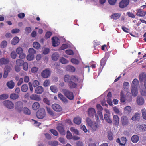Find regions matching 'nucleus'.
I'll return each instance as SVG.
<instances>
[{"instance_id": "f8f14e48", "label": "nucleus", "mask_w": 146, "mask_h": 146, "mask_svg": "<svg viewBox=\"0 0 146 146\" xmlns=\"http://www.w3.org/2000/svg\"><path fill=\"white\" fill-rule=\"evenodd\" d=\"M56 129L60 134L64 135L65 134L66 132L64 126L62 125H60L58 126Z\"/></svg>"}, {"instance_id": "ddd939ff", "label": "nucleus", "mask_w": 146, "mask_h": 146, "mask_svg": "<svg viewBox=\"0 0 146 146\" xmlns=\"http://www.w3.org/2000/svg\"><path fill=\"white\" fill-rule=\"evenodd\" d=\"M136 15L140 17H144L146 15V12L140 9H139L137 10Z\"/></svg>"}, {"instance_id": "c85d7f7f", "label": "nucleus", "mask_w": 146, "mask_h": 146, "mask_svg": "<svg viewBox=\"0 0 146 146\" xmlns=\"http://www.w3.org/2000/svg\"><path fill=\"white\" fill-rule=\"evenodd\" d=\"M121 14L119 13H115L111 15L110 17L111 19L114 20H116L118 19L120 17Z\"/></svg>"}, {"instance_id": "c756f323", "label": "nucleus", "mask_w": 146, "mask_h": 146, "mask_svg": "<svg viewBox=\"0 0 146 146\" xmlns=\"http://www.w3.org/2000/svg\"><path fill=\"white\" fill-rule=\"evenodd\" d=\"M66 70L67 71L71 72H74L75 71V68L74 67L72 66H68L66 68Z\"/></svg>"}, {"instance_id": "ea45409f", "label": "nucleus", "mask_w": 146, "mask_h": 146, "mask_svg": "<svg viewBox=\"0 0 146 146\" xmlns=\"http://www.w3.org/2000/svg\"><path fill=\"white\" fill-rule=\"evenodd\" d=\"M46 108L48 113L50 115L53 116L54 115V113L53 111L50 109V108L48 106L46 107Z\"/></svg>"}, {"instance_id": "49530a36", "label": "nucleus", "mask_w": 146, "mask_h": 146, "mask_svg": "<svg viewBox=\"0 0 146 146\" xmlns=\"http://www.w3.org/2000/svg\"><path fill=\"white\" fill-rule=\"evenodd\" d=\"M123 88L126 90H128L129 88V84L128 82H125L123 83Z\"/></svg>"}, {"instance_id": "052dcab7", "label": "nucleus", "mask_w": 146, "mask_h": 146, "mask_svg": "<svg viewBox=\"0 0 146 146\" xmlns=\"http://www.w3.org/2000/svg\"><path fill=\"white\" fill-rule=\"evenodd\" d=\"M71 62L72 63L76 65L78 64L79 63V61L78 59L74 58L71 59Z\"/></svg>"}, {"instance_id": "4d7b16f0", "label": "nucleus", "mask_w": 146, "mask_h": 146, "mask_svg": "<svg viewBox=\"0 0 146 146\" xmlns=\"http://www.w3.org/2000/svg\"><path fill=\"white\" fill-rule=\"evenodd\" d=\"M16 52L17 54H20L23 53V50L21 48L19 47L17 48Z\"/></svg>"}, {"instance_id": "412c9836", "label": "nucleus", "mask_w": 146, "mask_h": 146, "mask_svg": "<svg viewBox=\"0 0 146 146\" xmlns=\"http://www.w3.org/2000/svg\"><path fill=\"white\" fill-rule=\"evenodd\" d=\"M113 122L115 125H117L119 124V117L117 115H113Z\"/></svg>"}, {"instance_id": "9b49d317", "label": "nucleus", "mask_w": 146, "mask_h": 146, "mask_svg": "<svg viewBox=\"0 0 146 146\" xmlns=\"http://www.w3.org/2000/svg\"><path fill=\"white\" fill-rule=\"evenodd\" d=\"M129 2V0H122L119 4V6L121 8H124L128 5Z\"/></svg>"}, {"instance_id": "4c0bfd02", "label": "nucleus", "mask_w": 146, "mask_h": 146, "mask_svg": "<svg viewBox=\"0 0 146 146\" xmlns=\"http://www.w3.org/2000/svg\"><path fill=\"white\" fill-rule=\"evenodd\" d=\"M33 47L37 50H38L40 48V45L38 42H34L33 44Z\"/></svg>"}, {"instance_id": "2f4dec72", "label": "nucleus", "mask_w": 146, "mask_h": 146, "mask_svg": "<svg viewBox=\"0 0 146 146\" xmlns=\"http://www.w3.org/2000/svg\"><path fill=\"white\" fill-rule=\"evenodd\" d=\"M138 128L141 131L145 132L146 131V125L142 124L139 125Z\"/></svg>"}, {"instance_id": "864d4df0", "label": "nucleus", "mask_w": 146, "mask_h": 146, "mask_svg": "<svg viewBox=\"0 0 146 146\" xmlns=\"http://www.w3.org/2000/svg\"><path fill=\"white\" fill-rule=\"evenodd\" d=\"M70 130L72 132L74 133L75 134L77 135H79L78 131L77 129H75L74 127H72L70 128Z\"/></svg>"}, {"instance_id": "603ef678", "label": "nucleus", "mask_w": 146, "mask_h": 146, "mask_svg": "<svg viewBox=\"0 0 146 146\" xmlns=\"http://www.w3.org/2000/svg\"><path fill=\"white\" fill-rule=\"evenodd\" d=\"M22 65L23 69L25 71H27L28 67L27 63L26 62H25L23 63Z\"/></svg>"}, {"instance_id": "e2e57ef3", "label": "nucleus", "mask_w": 146, "mask_h": 146, "mask_svg": "<svg viewBox=\"0 0 146 146\" xmlns=\"http://www.w3.org/2000/svg\"><path fill=\"white\" fill-rule=\"evenodd\" d=\"M7 45V42L6 41H3L1 43L0 46L2 48L5 47Z\"/></svg>"}, {"instance_id": "f03ea898", "label": "nucleus", "mask_w": 146, "mask_h": 146, "mask_svg": "<svg viewBox=\"0 0 146 146\" xmlns=\"http://www.w3.org/2000/svg\"><path fill=\"white\" fill-rule=\"evenodd\" d=\"M64 80L65 82L69 83L72 81L77 82L78 80V79L77 77L74 75L70 76L68 74H66L64 76Z\"/></svg>"}, {"instance_id": "a19ab883", "label": "nucleus", "mask_w": 146, "mask_h": 146, "mask_svg": "<svg viewBox=\"0 0 146 146\" xmlns=\"http://www.w3.org/2000/svg\"><path fill=\"white\" fill-rule=\"evenodd\" d=\"M50 90L54 93H56L58 91V89L55 86H51L50 87Z\"/></svg>"}, {"instance_id": "bf43d9fd", "label": "nucleus", "mask_w": 146, "mask_h": 146, "mask_svg": "<svg viewBox=\"0 0 146 146\" xmlns=\"http://www.w3.org/2000/svg\"><path fill=\"white\" fill-rule=\"evenodd\" d=\"M94 47L95 49H96V46L99 45L100 44V42L97 41V40H94L93 42Z\"/></svg>"}, {"instance_id": "dca6fc26", "label": "nucleus", "mask_w": 146, "mask_h": 146, "mask_svg": "<svg viewBox=\"0 0 146 146\" xmlns=\"http://www.w3.org/2000/svg\"><path fill=\"white\" fill-rule=\"evenodd\" d=\"M88 113L89 116L94 117V115L96 113L95 110L94 108H91L88 109Z\"/></svg>"}, {"instance_id": "680f3d73", "label": "nucleus", "mask_w": 146, "mask_h": 146, "mask_svg": "<svg viewBox=\"0 0 146 146\" xmlns=\"http://www.w3.org/2000/svg\"><path fill=\"white\" fill-rule=\"evenodd\" d=\"M52 33L50 31H48L46 33L45 38L46 39H48L52 35Z\"/></svg>"}, {"instance_id": "f257e3e1", "label": "nucleus", "mask_w": 146, "mask_h": 146, "mask_svg": "<svg viewBox=\"0 0 146 146\" xmlns=\"http://www.w3.org/2000/svg\"><path fill=\"white\" fill-rule=\"evenodd\" d=\"M120 101L122 103H124L126 100L128 102H129L132 100V97L129 92H127L125 96L123 92L121 91L120 93Z\"/></svg>"}, {"instance_id": "c9c22d12", "label": "nucleus", "mask_w": 146, "mask_h": 146, "mask_svg": "<svg viewBox=\"0 0 146 146\" xmlns=\"http://www.w3.org/2000/svg\"><path fill=\"white\" fill-rule=\"evenodd\" d=\"M73 121L74 123L77 125H79L81 123V119L80 117H77L74 118Z\"/></svg>"}, {"instance_id": "774afa93", "label": "nucleus", "mask_w": 146, "mask_h": 146, "mask_svg": "<svg viewBox=\"0 0 146 146\" xmlns=\"http://www.w3.org/2000/svg\"><path fill=\"white\" fill-rule=\"evenodd\" d=\"M50 84V81L48 79L46 80L44 82L43 85L45 87H47L49 86Z\"/></svg>"}, {"instance_id": "c03bdc74", "label": "nucleus", "mask_w": 146, "mask_h": 146, "mask_svg": "<svg viewBox=\"0 0 146 146\" xmlns=\"http://www.w3.org/2000/svg\"><path fill=\"white\" fill-rule=\"evenodd\" d=\"M23 113L26 114L30 115L31 114L30 111L27 108L24 107L23 108Z\"/></svg>"}, {"instance_id": "a211bd4d", "label": "nucleus", "mask_w": 146, "mask_h": 146, "mask_svg": "<svg viewBox=\"0 0 146 146\" xmlns=\"http://www.w3.org/2000/svg\"><path fill=\"white\" fill-rule=\"evenodd\" d=\"M30 98L31 99L36 101H40L41 98L39 96L36 94H32L30 96Z\"/></svg>"}, {"instance_id": "0e129e2a", "label": "nucleus", "mask_w": 146, "mask_h": 146, "mask_svg": "<svg viewBox=\"0 0 146 146\" xmlns=\"http://www.w3.org/2000/svg\"><path fill=\"white\" fill-rule=\"evenodd\" d=\"M106 58H104L100 61V66L103 67L105 65L106 63Z\"/></svg>"}, {"instance_id": "6e6d98bb", "label": "nucleus", "mask_w": 146, "mask_h": 146, "mask_svg": "<svg viewBox=\"0 0 146 146\" xmlns=\"http://www.w3.org/2000/svg\"><path fill=\"white\" fill-rule=\"evenodd\" d=\"M86 121L87 124L89 126L92 125V124L93 123L91 120L88 117L86 118Z\"/></svg>"}, {"instance_id": "4468645a", "label": "nucleus", "mask_w": 146, "mask_h": 146, "mask_svg": "<svg viewBox=\"0 0 146 146\" xmlns=\"http://www.w3.org/2000/svg\"><path fill=\"white\" fill-rule=\"evenodd\" d=\"M139 87V82L136 78L134 79L131 84V87L133 88H138Z\"/></svg>"}, {"instance_id": "39448f33", "label": "nucleus", "mask_w": 146, "mask_h": 146, "mask_svg": "<svg viewBox=\"0 0 146 146\" xmlns=\"http://www.w3.org/2000/svg\"><path fill=\"white\" fill-rule=\"evenodd\" d=\"M23 107V103L21 101H18L15 103V109L19 113L22 112Z\"/></svg>"}, {"instance_id": "a18cd8bd", "label": "nucleus", "mask_w": 146, "mask_h": 146, "mask_svg": "<svg viewBox=\"0 0 146 146\" xmlns=\"http://www.w3.org/2000/svg\"><path fill=\"white\" fill-rule=\"evenodd\" d=\"M60 62L63 64H66L68 62L67 60L63 57L60 58Z\"/></svg>"}, {"instance_id": "7c9ffc66", "label": "nucleus", "mask_w": 146, "mask_h": 146, "mask_svg": "<svg viewBox=\"0 0 146 146\" xmlns=\"http://www.w3.org/2000/svg\"><path fill=\"white\" fill-rule=\"evenodd\" d=\"M138 88H132L131 92L132 95L133 96H136L138 94Z\"/></svg>"}, {"instance_id": "72a5a7b5", "label": "nucleus", "mask_w": 146, "mask_h": 146, "mask_svg": "<svg viewBox=\"0 0 146 146\" xmlns=\"http://www.w3.org/2000/svg\"><path fill=\"white\" fill-rule=\"evenodd\" d=\"M59 57V55L57 53H54L52 55V60L54 61H56Z\"/></svg>"}, {"instance_id": "a878e982", "label": "nucleus", "mask_w": 146, "mask_h": 146, "mask_svg": "<svg viewBox=\"0 0 146 146\" xmlns=\"http://www.w3.org/2000/svg\"><path fill=\"white\" fill-rule=\"evenodd\" d=\"M73 81H72L68 83L70 89L75 88L77 87V84L75 82H73Z\"/></svg>"}, {"instance_id": "3c124183", "label": "nucleus", "mask_w": 146, "mask_h": 146, "mask_svg": "<svg viewBox=\"0 0 146 146\" xmlns=\"http://www.w3.org/2000/svg\"><path fill=\"white\" fill-rule=\"evenodd\" d=\"M19 97V95L18 94L15 93L11 94L10 96L11 98L13 100H15L17 99Z\"/></svg>"}, {"instance_id": "20e7f679", "label": "nucleus", "mask_w": 146, "mask_h": 146, "mask_svg": "<svg viewBox=\"0 0 146 146\" xmlns=\"http://www.w3.org/2000/svg\"><path fill=\"white\" fill-rule=\"evenodd\" d=\"M46 113L44 109L41 108L36 113L37 117L39 119H42L45 116Z\"/></svg>"}, {"instance_id": "5701e85b", "label": "nucleus", "mask_w": 146, "mask_h": 146, "mask_svg": "<svg viewBox=\"0 0 146 146\" xmlns=\"http://www.w3.org/2000/svg\"><path fill=\"white\" fill-rule=\"evenodd\" d=\"M131 110V108L130 106H126L124 108V113L126 114H129L130 113Z\"/></svg>"}, {"instance_id": "393cba45", "label": "nucleus", "mask_w": 146, "mask_h": 146, "mask_svg": "<svg viewBox=\"0 0 146 146\" xmlns=\"http://www.w3.org/2000/svg\"><path fill=\"white\" fill-rule=\"evenodd\" d=\"M19 37L15 36L12 39L11 41V43L13 45H15L19 42Z\"/></svg>"}, {"instance_id": "6ab92c4d", "label": "nucleus", "mask_w": 146, "mask_h": 146, "mask_svg": "<svg viewBox=\"0 0 146 146\" xmlns=\"http://www.w3.org/2000/svg\"><path fill=\"white\" fill-rule=\"evenodd\" d=\"M44 88L42 86H38L35 88V92L37 94H42Z\"/></svg>"}, {"instance_id": "cd10ccee", "label": "nucleus", "mask_w": 146, "mask_h": 146, "mask_svg": "<svg viewBox=\"0 0 146 146\" xmlns=\"http://www.w3.org/2000/svg\"><path fill=\"white\" fill-rule=\"evenodd\" d=\"M57 39L58 38L56 37H53L52 38V45L53 46H57L58 45L59 42L58 41H56V39Z\"/></svg>"}, {"instance_id": "79ce46f5", "label": "nucleus", "mask_w": 146, "mask_h": 146, "mask_svg": "<svg viewBox=\"0 0 146 146\" xmlns=\"http://www.w3.org/2000/svg\"><path fill=\"white\" fill-rule=\"evenodd\" d=\"M24 62L23 60L21 59H17L16 62V65L19 66H22Z\"/></svg>"}, {"instance_id": "bb28decb", "label": "nucleus", "mask_w": 146, "mask_h": 146, "mask_svg": "<svg viewBox=\"0 0 146 146\" xmlns=\"http://www.w3.org/2000/svg\"><path fill=\"white\" fill-rule=\"evenodd\" d=\"M7 87L10 89H13L15 86V83L11 80L8 82L7 83Z\"/></svg>"}, {"instance_id": "5fc2aeb1", "label": "nucleus", "mask_w": 146, "mask_h": 146, "mask_svg": "<svg viewBox=\"0 0 146 146\" xmlns=\"http://www.w3.org/2000/svg\"><path fill=\"white\" fill-rule=\"evenodd\" d=\"M142 117L143 118L146 120V110L145 108L141 110Z\"/></svg>"}, {"instance_id": "7ed1b4c3", "label": "nucleus", "mask_w": 146, "mask_h": 146, "mask_svg": "<svg viewBox=\"0 0 146 146\" xmlns=\"http://www.w3.org/2000/svg\"><path fill=\"white\" fill-rule=\"evenodd\" d=\"M62 91L64 95L68 99L70 100H72L74 98V96L72 92L66 89H63Z\"/></svg>"}, {"instance_id": "37998d69", "label": "nucleus", "mask_w": 146, "mask_h": 146, "mask_svg": "<svg viewBox=\"0 0 146 146\" xmlns=\"http://www.w3.org/2000/svg\"><path fill=\"white\" fill-rule=\"evenodd\" d=\"M98 123H93L92 125L90 126V127L92 129V130L94 131H96L98 128Z\"/></svg>"}, {"instance_id": "aec40b11", "label": "nucleus", "mask_w": 146, "mask_h": 146, "mask_svg": "<svg viewBox=\"0 0 146 146\" xmlns=\"http://www.w3.org/2000/svg\"><path fill=\"white\" fill-rule=\"evenodd\" d=\"M104 118L105 120L108 123L111 124L112 120L110 117V116L107 114H105L104 115Z\"/></svg>"}, {"instance_id": "de8ad7c7", "label": "nucleus", "mask_w": 146, "mask_h": 146, "mask_svg": "<svg viewBox=\"0 0 146 146\" xmlns=\"http://www.w3.org/2000/svg\"><path fill=\"white\" fill-rule=\"evenodd\" d=\"M9 97L7 94H3L0 95V100H4L7 99Z\"/></svg>"}, {"instance_id": "f3484780", "label": "nucleus", "mask_w": 146, "mask_h": 146, "mask_svg": "<svg viewBox=\"0 0 146 146\" xmlns=\"http://www.w3.org/2000/svg\"><path fill=\"white\" fill-rule=\"evenodd\" d=\"M137 103L139 105H142L144 103V99L141 97L138 96L137 99Z\"/></svg>"}, {"instance_id": "4be33fe9", "label": "nucleus", "mask_w": 146, "mask_h": 146, "mask_svg": "<svg viewBox=\"0 0 146 146\" xmlns=\"http://www.w3.org/2000/svg\"><path fill=\"white\" fill-rule=\"evenodd\" d=\"M139 137L136 135H133L131 138V140L132 142L134 143H136L139 141Z\"/></svg>"}, {"instance_id": "8fccbe9b", "label": "nucleus", "mask_w": 146, "mask_h": 146, "mask_svg": "<svg viewBox=\"0 0 146 146\" xmlns=\"http://www.w3.org/2000/svg\"><path fill=\"white\" fill-rule=\"evenodd\" d=\"M108 137L110 140H112L113 139V134L110 131L108 132Z\"/></svg>"}, {"instance_id": "6e6552de", "label": "nucleus", "mask_w": 146, "mask_h": 146, "mask_svg": "<svg viewBox=\"0 0 146 146\" xmlns=\"http://www.w3.org/2000/svg\"><path fill=\"white\" fill-rule=\"evenodd\" d=\"M52 109L57 112H61L62 110V107L57 104H54L52 105Z\"/></svg>"}, {"instance_id": "e433bc0d", "label": "nucleus", "mask_w": 146, "mask_h": 146, "mask_svg": "<svg viewBox=\"0 0 146 146\" xmlns=\"http://www.w3.org/2000/svg\"><path fill=\"white\" fill-rule=\"evenodd\" d=\"M49 145L53 146H57L58 145L59 142L57 141H49L48 143Z\"/></svg>"}, {"instance_id": "09e8293b", "label": "nucleus", "mask_w": 146, "mask_h": 146, "mask_svg": "<svg viewBox=\"0 0 146 146\" xmlns=\"http://www.w3.org/2000/svg\"><path fill=\"white\" fill-rule=\"evenodd\" d=\"M28 52L29 54L34 55L36 53V51L33 48H31L29 49Z\"/></svg>"}, {"instance_id": "0eeeda50", "label": "nucleus", "mask_w": 146, "mask_h": 146, "mask_svg": "<svg viewBox=\"0 0 146 146\" xmlns=\"http://www.w3.org/2000/svg\"><path fill=\"white\" fill-rule=\"evenodd\" d=\"M4 105L9 109H12L14 108V105L11 101L9 100L5 101L3 103Z\"/></svg>"}, {"instance_id": "69168bd1", "label": "nucleus", "mask_w": 146, "mask_h": 146, "mask_svg": "<svg viewBox=\"0 0 146 146\" xmlns=\"http://www.w3.org/2000/svg\"><path fill=\"white\" fill-rule=\"evenodd\" d=\"M39 84V82L37 80H34L32 83L33 86L34 87L38 86Z\"/></svg>"}, {"instance_id": "b1692460", "label": "nucleus", "mask_w": 146, "mask_h": 146, "mask_svg": "<svg viewBox=\"0 0 146 146\" xmlns=\"http://www.w3.org/2000/svg\"><path fill=\"white\" fill-rule=\"evenodd\" d=\"M40 104L37 102H34L33 104L32 107L33 109L35 110H38L40 107Z\"/></svg>"}, {"instance_id": "13d9d810", "label": "nucleus", "mask_w": 146, "mask_h": 146, "mask_svg": "<svg viewBox=\"0 0 146 146\" xmlns=\"http://www.w3.org/2000/svg\"><path fill=\"white\" fill-rule=\"evenodd\" d=\"M66 137L67 139H71L72 138V133L68 130L67 132Z\"/></svg>"}, {"instance_id": "58836bf2", "label": "nucleus", "mask_w": 146, "mask_h": 146, "mask_svg": "<svg viewBox=\"0 0 146 146\" xmlns=\"http://www.w3.org/2000/svg\"><path fill=\"white\" fill-rule=\"evenodd\" d=\"M28 90V86L27 84H23L21 87V90L23 92H26Z\"/></svg>"}, {"instance_id": "9d476101", "label": "nucleus", "mask_w": 146, "mask_h": 146, "mask_svg": "<svg viewBox=\"0 0 146 146\" xmlns=\"http://www.w3.org/2000/svg\"><path fill=\"white\" fill-rule=\"evenodd\" d=\"M121 124L123 126L127 125L129 123L128 117L125 115L122 116L121 118Z\"/></svg>"}, {"instance_id": "2eb2a0df", "label": "nucleus", "mask_w": 146, "mask_h": 146, "mask_svg": "<svg viewBox=\"0 0 146 146\" xmlns=\"http://www.w3.org/2000/svg\"><path fill=\"white\" fill-rule=\"evenodd\" d=\"M9 62L8 58H2L0 59V66L7 64Z\"/></svg>"}, {"instance_id": "338daca9", "label": "nucleus", "mask_w": 146, "mask_h": 146, "mask_svg": "<svg viewBox=\"0 0 146 146\" xmlns=\"http://www.w3.org/2000/svg\"><path fill=\"white\" fill-rule=\"evenodd\" d=\"M34 57V55L29 54L27 57V60L29 61H31L33 60Z\"/></svg>"}, {"instance_id": "1a4fd4ad", "label": "nucleus", "mask_w": 146, "mask_h": 146, "mask_svg": "<svg viewBox=\"0 0 146 146\" xmlns=\"http://www.w3.org/2000/svg\"><path fill=\"white\" fill-rule=\"evenodd\" d=\"M50 71L48 69L43 70L41 73L42 77L44 78H47L49 77L50 75Z\"/></svg>"}, {"instance_id": "f704fd0d", "label": "nucleus", "mask_w": 146, "mask_h": 146, "mask_svg": "<svg viewBox=\"0 0 146 146\" xmlns=\"http://www.w3.org/2000/svg\"><path fill=\"white\" fill-rule=\"evenodd\" d=\"M146 78V74L144 72L141 73L139 76V80L140 81L142 82Z\"/></svg>"}, {"instance_id": "423d86ee", "label": "nucleus", "mask_w": 146, "mask_h": 146, "mask_svg": "<svg viewBox=\"0 0 146 146\" xmlns=\"http://www.w3.org/2000/svg\"><path fill=\"white\" fill-rule=\"evenodd\" d=\"M127 141L125 137H123L121 138V140L120 139L118 138L117 139L116 141L117 143H119V145L124 146L125 145Z\"/></svg>"}, {"instance_id": "473e14b6", "label": "nucleus", "mask_w": 146, "mask_h": 146, "mask_svg": "<svg viewBox=\"0 0 146 146\" xmlns=\"http://www.w3.org/2000/svg\"><path fill=\"white\" fill-rule=\"evenodd\" d=\"M140 115L139 113H136L135 115L132 117L131 119L133 121L139 120L140 119Z\"/></svg>"}]
</instances>
